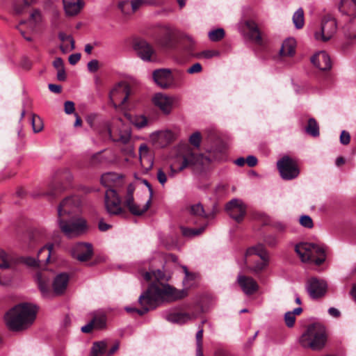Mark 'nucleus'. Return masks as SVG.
Here are the masks:
<instances>
[{"label": "nucleus", "instance_id": "79ce46f5", "mask_svg": "<svg viewBox=\"0 0 356 356\" xmlns=\"http://www.w3.org/2000/svg\"><path fill=\"white\" fill-rule=\"evenodd\" d=\"M116 179H117V175L115 174L108 172V173L104 174L102 176L101 182L106 187L111 188V187L112 186V183Z\"/></svg>", "mask_w": 356, "mask_h": 356}, {"label": "nucleus", "instance_id": "4be33fe9", "mask_svg": "<svg viewBox=\"0 0 356 356\" xmlns=\"http://www.w3.org/2000/svg\"><path fill=\"white\" fill-rule=\"evenodd\" d=\"M237 281L246 295H252L259 289L257 282L252 277L240 275L237 277Z\"/></svg>", "mask_w": 356, "mask_h": 356}, {"label": "nucleus", "instance_id": "6ab92c4d", "mask_svg": "<svg viewBox=\"0 0 356 356\" xmlns=\"http://www.w3.org/2000/svg\"><path fill=\"white\" fill-rule=\"evenodd\" d=\"M137 56L144 61H151L155 54L154 48L145 40H138L134 46Z\"/></svg>", "mask_w": 356, "mask_h": 356}, {"label": "nucleus", "instance_id": "37998d69", "mask_svg": "<svg viewBox=\"0 0 356 356\" xmlns=\"http://www.w3.org/2000/svg\"><path fill=\"white\" fill-rule=\"evenodd\" d=\"M191 214L198 217H205L204 210L201 204H196L191 207Z\"/></svg>", "mask_w": 356, "mask_h": 356}, {"label": "nucleus", "instance_id": "4468645a", "mask_svg": "<svg viewBox=\"0 0 356 356\" xmlns=\"http://www.w3.org/2000/svg\"><path fill=\"white\" fill-rule=\"evenodd\" d=\"M177 101V97L169 96L161 92L156 93L152 97L154 104L165 114H169L171 112Z\"/></svg>", "mask_w": 356, "mask_h": 356}, {"label": "nucleus", "instance_id": "a211bd4d", "mask_svg": "<svg viewBox=\"0 0 356 356\" xmlns=\"http://www.w3.org/2000/svg\"><path fill=\"white\" fill-rule=\"evenodd\" d=\"M53 248L54 245L52 243L47 244L39 250L38 259L31 257H27L23 259V261L29 266H36L39 263L43 261L48 262L50 259Z\"/></svg>", "mask_w": 356, "mask_h": 356}, {"label": "nucleus", "instance_id": "a19ab883", "mask_svg": "<svg viewBox=\"0 0 356 356\" xmlns=\"http://www.w3.org/2000/svg\"><path fill=\"white\" fill-rule=\"evenodd\" d=\"M140 5V0H133L131 1H125L119 3V8L124 9V7H131V11L133 13L139 8Z\"/></svg>", "mask_w": 356, "mask_h": 356}, {"label": "nucleus", "instance_id": "f704fd0d", "mask_svg": "<svg viewBox=\"0 0 356 356\" xmlns=\"http://www.w3.org/2000/svg\"><path fill=\"white\" fill-rule=\"evenodd\" d=\"M293 23L297 29H300L305 24L304 11L302 8H298L293 15Z\"/></svg>", "mask_w": 356, "mask_h": 356}, {"label": "nucleus", "instance_id": "e433bc0d", "mask_svg": "<svg viewBox=\"0 0 356 356\" xmlns=\"http://www.w3.org/2000/svg\"><path fill=\"white\" fill-rule=\"evenodd\" d=\"M306 131L307 134L314 137L319 136V127L316 121L314 118H310L308 120Z\"/></svg>", "mask_w": 356, "mask_h": 356}, {"label": "nucleus", "instance_id": "338daca9", "mask_svg": "<svg viewBox=\"0 0 356 356\" xmlns=\"http://www.w3.org/2000/svg\"><path fill=\"white\" fill-rule=\"evenodd\" d=\"M246 163L250 167H254L257 163V159L254 156L250 155L245 160Z\"/></svg>", "mask_w": 356, "mask_h": 356}, {"label": "nucleus", "instance_id": "8fccbe9b", "mask_svg": "<svg viewBox=\"0 0 356 356\" xmlns=\"http://www.w3.org/2000/svg\"><path fill=\"white\" fill-rule=\"evenodd\" d=\"M220 51H218V50L208 49V50L203 51L201 53L200 56L202 58L209 59V58H211L213 57H218V56H220Z\"/></svg>", "mask_w": 356, "mask_h": 356}, {"label": "nucleus", "instance_id": "bf43d9fd", "mask_svg": "<svg viewBox=\"0 0 356 356\" xmlns=\"http://www.w3.org/2000/svg\"><path fill=\"white\" fill-rule=\"evenodd\" d=\"M31 19L35 23L38 24L42 21V15L38 10H35L31 15Z\"/></svg>", "mask_w": 356, "mask_h": 356}, {"label": "nucleus", "instance_id": "72a5a7b5", "mask_svg": "<svg viewBox=\"0 0 356 356\" xmlns=\"http://www.w3.org/2000/svg\"><path fill=\"white\" fill-rule=\"evenodd\" d=\"M302 309L298 307L291 312H287L284 315V321L287 327H292L296 321V315H299L302 313Z\"/></svg>", "mask_w": 356, "mask_h": 356}, {"label": "nucleus", "instance_id": "3c124183", "mask_svg": "<svg viewBox=\"0 0 356 356\" xmlns=\"http://www.w3.org/2000/svg\"><path fill=\"white\" fill-rule=\"evenodd\" d=\"M58 38L63 42H64L65 40L70 41V44H71L70 50H73L75 48L74 40L71 35H66L63 32H60L58 33Z\"/></svg>", "mask_w": 356, "mask_h": 356}, {"label": "nucleus", "instance_id": "774afa93", "mask_svg": "<svg viewBox=\"0 0 356 356\" xmlns=\"http://www.w3.org/2000/svg\"><path fill=\"white\" fill-rule=\"evenodd\" d=\"M170 132H164V131H156L151 134L150 137L152 140L156 139V138H163L166 136V135L169 134Z\"/></svg>", "mask_w": 356, "mask_h": 356}, {"label": "nucleus", "instance_id": "423d86ee", "mask_svg": "<svg viewBox=\"0 0 356 356\" xmlns=\"http://www.w3.org/2000/svg\"><path fill=\"white\" fill-rule=\"evenodd\" d=\"M339 10L343 15L353 17L343 29L346 37L356 38V0H341Z\"/></svg>", "mask_w": 356, "mask_h": 356}, {"label": "nucleus", "instance_id": "9b49d317", "mask_svg": "<svg viewBox=\"0 0 356 356\" xmlns=\"http://www.w3.org/2000/svg\"><path fill=\"white\" fill-rule=\"evenodd\" d=\"M81 204L79 197L72 196L64 199L58 207V219L70 217L78 209Z\"/></svg>", "mask_w": 356, "mask_h": 356}, {"label": "nucleus", "instance_id": "bb28decb", "mask_svg": "<svg viewBox=\"0 0 356 356\" xmlns=\"http://www.w3.org/2000/svg\"><path fill=\"white\" fill-rule=\"evenodd\" d=\"M296 46V42L293 38H288L285 40L280 50V56H292L295 54Z\"/></svg>", "mask_w": 356, "mask_h": 356}, {"label": "nucleus", "instance_id": "b1692460", "mask_svg": "<svg viewBox=\"0 0 356 356\" xmlns=\"http://www.w3.org/2000/svg\"><path fill=\"white\" fill-rule=\"evenodd\" d=\"M108 132L110 138L115 142H120L122 144H127L131 138V131L128 129L115 131L113 128L108 127Z\"/></svg>", "mask_w": 356, "mask_h": 356}, {"label": "nucleus", "instance_id": "58836bf2", "mask_svg": "<svg viewBox=\"0 0 356 356\" xmlns=\"http://www.w3.org/2000/svg\"><path fill=\"white\" fill-rule=\"evenodd\" d=\"M95 329H102L106 325V316L102 314V313H99L94 315L93 318L91 320Z\"/></svg>", "mask_w": 356, "mask_h": 356}, {"label": "nucleus", "instance_id": "f03ea898", "mask_svg": "<svg viewBox=\"0 0 356 356\" xmlns=\"http://www.w3.org/2000/svg\"><path fill=\"white\" fill-rule=\"evenodd\" d=\"M36 307L29 303L17 305L10 309L4 316L6 325L10 330L26 329L35 319Z\"/></svg>", "mask_w": 356, "mask_h": 356}, {"label": "nucleus", "instance_id": "6e6552de", "mask_svg": "<svg viewBox=\"0 0 356 356\" xmlns=\"http://www.w3.org/2000/svg\"><path fill=\"white\" fill-rule=\"evenodd\" d=\"M129 94V84L124 81L120 82L111 89L109 94L110 102L115 108L122 106L128 99Z\"/></svg>", "mask_w": 356, "mask_h": 356}, {"label": "nucleus", "instance_id": "5fc2aeb1", "mask_svg": "<svg viewBox=\"0 0 356 356\" xmlns=\"http://www.w3.org/2000/svg\"><path fill=\"white\" fill-rule=\"evenodd\" d=\"M203 328L202 325L199 326V330L196 333L195 339H196V348H203L202 345V338H203Z\"/></svg>", "mask_w": 356, "mask_h": 356}, {"label": "nucleus", "instance_id": "1a4fd4ad", "mask_svg": "<svg viewBox=\"0 0 356 356\" xmlns=\"http://www.w3.org/2000/svg\"><path fill=\"white\" fill-rule=\"evenodd\" d=\"M200 155L195 154L188 149L183 155L177 156L170 165L172 174L182 171L184 169L199 163Z\"/></svg>", "mask_w": 356, "mask_h": 356}, {"label": "nucleus", "instance_id": "4c0bfd02", "mask_svg": "<svg viewBox=\"0 0 356 356\" xmlns=\"http://www.w3.org/2000/svg\"><path fill=\"white\" fill-rule=\"evenodd\" d=\"M204 228H205L204 227H202L197 228V229L181 227L180 229H181V234H183V236H184L186 237L191 238V237H193L195 236H198L200 234H202L203 232V231L204 230Z\"/></svg>", "mask_w": 356, "mask_h": 356}, {"label": "nucleus", "instance_id": "052dcab7", "mask_svg": "<svg viewBox=\"0 0 356 356\" xmlns=\"http://www.w3.org/2000/svg\"><path fill=\"white\" fill-rule=\"evenodd\" d=\"M65 112L67 114H72L74 111V104L72 101H67L64 105Z\"/></svg>", "mask_w": 356, "mask_h": 356}, {"label": "nucleus", "instance_id": "c756f323", "mask_svg": "<svg viewBox=\"0 0 356 356\" xmlns=\"http://www.w3.org/2000/svg\"><path fill=\"white\" fill-rule=\"evenodd\" d=\"M245 26L249 30L250 38L257 43L261 42V37L257 24L252 20L245 22Z\"/></svg>", "mask_w": 356, "mask_h": 356}, {"label": "nucleus", "instance_id": "f3484780", "mask_svg": "<svg viewBox=\"0 0 356 356\" xmlns=\"http://www.w3.org/2000/svg\"><path fill=\"white\" fill-rule=\"evenodd\" d=\"M154 82L161 88L167 89L170 88L173 82L172 72L168 69L156 70L152 73Z\"/></svg>", "mask_w": 356, "mask_h": 356}, {"label": "nucleus", "instance_id": "5701e85b", "mask_svg": "<svg viewBox=\"0 0 356 356\" xmlns=\"http://www.w3.org/2000/svg\"><path fill=\"white\" fill-rule=\"evenodd\" d=\"M312 63L321 70H327L331 68L330 56L325 51H320L311 58Z\"/></svg>", "mask_w": 356, "mask_h": 356}, {"label": "nucleus", "instance_id": "473e14b6", "mask_svg": "<svg viewBox=\"0 0 356 356\" xmlns=\"http://www.w3.org/2000/svg\"><path fill=\"white\" fill-rule=\"evenodd\" d=\"M15 262V259L11 254L0 249V268H10Z\"/></svg>", "mask_w": 356, "mask_h": 356}, {"label": "nucleus", "instance_id": "412c9836", "mask_svg": "<svg viewBox=\"0 0 356 356\" xmlns=\"http://www.w3.org/2000/svg\"><path fill=\"white\" fill-rule=\"evenodd\" d=\"M69 282V275L67 273H63L57 275L52 282L53 292L56 296H60L64 293Z\"/></svg>", "mask_w": 356, "mask_h": 356}, {"label": "nucleus", "instance_id": "cd10ccee", "mask_svg": "<svg viewBox=\"0 0 356 356\" xmlns=\"http://www.w3.org/2000/svg\"><path fill=\"white\" fill-rule=\"evenodd\" d=\"M252 255H257L261 259H266V258H269L268 253L262 244H257L247 250L245 254L246 257Z\"/></svg>", "mask_w": 356, "mask_h": 356}, {"label": "nucleus", "instance_id": "7ed1b4c3", "mask_svg": "<svg viewBox=\"0 0 356 356\" xmlns=\"http://www.w3.org/2000/svg\"><path fill=\"white\" fill-rule=\"evenodd\" d=\"M327 338L325 327L321 324L314 323L308 326L298 341L305 348L318 351L325 346Z\"/></svg>", "mask_w": 356, "mask_h": 356}, {"label": "nucleus", "instance_id": "dca6fc26", "mask_svg": "<svg viewBox=\"0 0 356 356\" xmlns=\"http://www.w3.org/2000/svg\"><path fill=\"white\" fill-rule=\"evenodd\" d=\"M226 210L232 218L239 222L245 215L246 207L241 200L233 199L226 204Z\"/></svg>", "mask_w": 356, "mask_h": 356}, {"label": "nucleus", "instance_id": "9d476101", "mask_svg": "<svg viewBox=\"0 0 356 356\" xmlns=\"http://www.w3.org/2000/svg\"><path fill=\"white\" fill-rule=\"evenodd\" d=\"M277 166L280 176L284 179H293L300 173L296 162L288 156H284L279 160Z\"/></svg>", "mask_w": 356, "mask_h": 356}, {"label": "nucleus", "instance_id": "0eeeda50", "mask_svg": "<svg viewBox=\"0 0 356 356\" xmlns=\"http://www.w3.org/2000/svg\"><path fill=\"white\" fill-rule=\"evenodd\" d=\"M337 30V23L331 15L325 16L318 29L314 32V37L316 40L327 42L330 40Z\"/></svg>", "mask_w": 356, "mask_h": 356}, {"label": "nucleus", "instance_id": "de8ad7c7", "mask_svg": "<svg viewBox=\"0 0 356 356\" xmlns=\"http://www.w3.org/2000/svg\"><path fill=\"white\" fill-rule=\"evenodd\" d=\"M151 202V197L149 198V200L146 202V203L143 205L140 206L136 203L134 204V207L135 210L138 211L139 213L134 214L135 216H140L143 214L149 207Z\"/></svg>", "mask_w": 356, "mask_h": 356}, {"label": "nucleus", "instance_id": "aec40b11", "mask_svg": "<svg viewBox=\"0 0 356 356\" xmlns=\"http://www.w3.org/2000/svg\"><path fill=\"white\" fill-rule=\"evenodd\" d=\"M38 285L42 295L44 298L52 297V292L49 289L51 276L47 271L39 272L36 275Z\"/></svg>", "mask_w": 356, "mask_h": 356}, {"label": "nucleus", "instance_id": "4d7b16f0", "mask_svg": "<svg viewBox=\"0 0 356 356\" xmlns=\"http://www.w3.org/2000/svg\"><path fill=\"white\" fill-rule=\"evenodd\" d=\"M350 136L348 132L346 131H342L340 136V143L342 145H346L350 143Z\"/></svg>", "mask_w": 356, "mask_h": 356}, {"label": "nucleus", "instance_id": "864d4df0", "mask_svg": "<svg viewBox=\"0 0 356 356\" xmlns=\"http://www.w3.org/2000/svg\"><path fill=\"white\" fill-rule=\"evenodd\" d=\"M173 38V31L170 29H168L165 33V38L162 41L163 45L165 47H170L171 44L172 40Z\"/></svg>", "mask_w": 356, "mask_h": 356}, {"label": "nucleus", "instance_id": "20e7f679", "mask_svg": "<svg viewBox=\"0 0 356 356\" xmlns=\"http://www.w3.org/2000/svg\"><path fill=\"white\" fill-rule=\"evenodd\" d=\"M295 250L302 262L314 263L319 266L325 260L324 249L316 244L300 243L296 245Z\"/></svg>", "mask_w": 356, "mask_h": 356}, {"label": "nucleus", "instance_id": "a18cd8bd", "mask_svg": "<svg viewBox=\"0 0 356 356\" xmlns=\"http://www.w3.org/2000/svg\"><path fill=\"white\" fill-rule=\"evenodd\" d=\"M32 127L35 133L40 132L42 129L41 119L39 116L33 115L32 117Z\"/></svg>", "mask_w": 356, "mask_h": 356}, {"label": "nucleus", "instance_id": "f8f14e48", "mask_svg": "<svg viewBox=\"0 0 356 356\" xmlns=\"http://www.w3.org/2000/svg\"><path fill=\"white\" fill-rule=\"evenodd\" d=\"M327 289V284L323 280L317 277H311L307 280L306 290L309 296L313 299H317L325 296Z\"/></svg>", "mask_w": 356, "mask_h": 356}, {"label": "nucleus", "instance_id": "49530a36", "mask_svg": "<svg viewBox=\"0 0 356 356\" xmlns=\"http://www.w3.org/2000/svg\"><path fill=\"white\" fill-rule=\"evenodd\" d=\"M134 203L135 202L134 201L133 195L131 194L129 195H127L126 199L124 200V204L127 207V208L129 209V211L132 214L139 213L138 211L135 210V209L134 207Z\"/></svg>", "mask_w": 356, "mask_h": 356}, {"label": "nucleus", "instance_id": "13d9d810", "mask_svg": "<svg viewBox=\"0 0 356 356\" xmlns=\"http://www.w3.org/2000/svg\"><path fill=\"white\" fill-rule=\"evenodd\" d=\"M156 177L158 181L162 186H163L166 183L167 176L161 168H159L158 170Z\"/></svg>", "mask_w": 356, "mask_h": 356}, {"label": "nucleus", "instance_id": "c9c22d12", "mask_svg": "<svg viewBox=\"0 0 356 356\" xmlns=\"http://www.w3.org/2000/svg\"><path fill=\"white\" fill-rule=\"evenodd\" d=\"M106 349V344L104 341L95 342L93 343L90 356H102Z\"/></svg>", "mask_w": 356, "mask_h": 356}, {"label": "nucleus", "instance_id": "7c9ffc66", "mask_svg": "<svg viewBox=\"0 0 356 356\" xmlns=\"http://www.w3.org/2000/svg\"><path fill=\"white\" fill-rule=\"evenodd\" d=\"M250 261L246 259L245 264L248 265V263ZM253 262V265L252 266H247L248 268L250 271L253 273L257 274L263 271L268 265L269 258H266V259H261L259 261H252Z\"/></svg>", "mask_w": 356, "mask_h": 356}, {"label": "nucleus", "instance_id": "c85d7f7f", "mask_svg": "<svg viewBox=\"0 0 356 356\" xmlns=\"http://www.w3.org/2000/svg\"><path fill=\"white\" fill-rule=\"evenodd\" d=\"M125 116L138 129H143L148 124V120L144 115L125 114Z\"/></svg>", "mask_w": 356, "mask_h": 356}, {"label": "nucleus", "instance_id": "603ef678", "mask_svg": "<svg viewBox=\"0 0 356 356\" xmlns=\"http://www.w3.org/2000/svg\"><path fill=\"white\" fill-rule=\"evenodd\" d=\"M189 141L192 145L198 147L201 142V134L199 132L193 134L190 136Z\"/></svg>", "mask_w": 356, "mask_h": 356}, {"label": "nucleus", "instance_id": "f257e3e1", "mask_svg": "<svg viewBox=\"0 0 356 356\" xmlns=\"http://www.w3.org/2000/svg\"><path fill=\"white\" fill-rule=\"evenodd\" d=\"M143 277L146 281L152 282L147 290L138 298V302L142 308L139 309L127 307L125 309L128 312H137L143 316L150 309H154L159 302H174L188 295L186 289L179 290L166 284L170 275L165 274L161 270L145 272Z\"/></svg>", "mask_w": 356, "mask_h": 356}, {"label": "nucleus", "instance_id": "0e129e2a", "mask_svg": "<svg viewBox=\"0 0 356 356\" xmlns=\"http://www.w3.org/2000/svg\"><path fill=\"white\" fill-rule=\"evenodd\" d=\"M81 58V54L79 53L71 54L69 56L68 60L71 65L76 64Z\"/></svg>", "mask_w": 356, "mask_h": 356}, {"label": "nucleus", "instance_id": "09e8293b", "mask_svg": "<svg viewBox=\"0 0 356 356\" xmlns=\"http://www.w3.org/2000/svg\"><path fill=\"white\" fill-rule=\"evenodd\" d=\"M300 223L302 226L309 229L314 226L312 218L307 215L302 216L300 218Z\"/></svg>", "mask_w": 356, "mask_h": 356}, {"label": "nucleus", "instance_id": "c03bdc74", "mask_svg": "<svg viewBox=\"0 0 356 356\" xmlns=\"http://www.w3.org/2000/svg\"><path fill=\"white\" fill-rule=\"evenodd\" d=\"M182 269L185 274V277L183 280V283L185 286H191L192 285V284L190 283V281H193L195 280V275L190 273L188 271L187 267L185 266H182Z\"/></svg>", "mask_w": 356, "mask_h": 356}, {"label": "nucleus", "instance_id": "39448f33", "mask_svg": "<svg viewBox=\"0 0 356 356\" xmlns=\"http://www.w3.org/2000/svg\"><path fill=\"white\" fill-rule=\"evenodd\" d=\"M58 222L61 232L70 238L81 236L88 229L86 220L81 217H73L70 219L66 217L58 219Z\"/></svg>", "mask_w": 356, "mask_h": 356}, {"label": "nucleus", "instance_id": "2eb2a0df", "mask_svg": "<svg viewBox=\"0 0 356 356\" xmlns=\"http://www.w3.org/2000/svg\"><path fill=\"white\" fill-rule=\"evenodd\" d=\"M72 256L81 262L87 261L93 254L92 245L88 243H77L70 250Z\"/></svg>", "mask_w": 356, "mask_h": 356}, {"label": "nucleus", "instance_id": "69168bd1", "mask_svg": "<svg viewBox=\"0 0 356 356\" xmlns=\"http://www.w3.org/2000/svg\"><path fill=\"white\" fill-rule=\"evenodd\" d=\"M53 65L57 70L64 68V63L61 58H56L53 62Z\"/></svg>", "mask_w": 356, "mask_h": 356}, {"label": "nucleus", "instance_id": "ddd939ff", "mask_svg": "<svg viewBox=\"0 0 356 356\" xmlns=\"http://www.w3.org/2000/svg\"><path fill=\"white\" fill-rule=\"evenodd\" d=\"M105 207L110 215H119L122 213L120 199L113 188H108L106 191Z\"/></svg>", "mask_w": 356, "mask_h": 356}, {"label": "nucleus", "instance_id": "ea45409f", "mask_svg": "<svg viewBox=\"0 0 356 356\" xmlns=\"http://www.w3.org/2000/svg\"><path fill=\"white\" fill-rule=\"evenodd\" d=\"M225 36V31L223 29L219 28L209 32L208 37L210 40L217 42L222 39Z\"/></svg>", "mask_w": 356, "mask_h": 356}, {"label": "nucleus", "instance_id": "2f4dec72", "mask_svg": "<svg viewBox=\"0 0 356 356\" xmlns=\"http://www.w3.org/2000/svg\"><path fill=\"white\" fill-rule=\"evenodd\" d=\"M195 318L194 315L188 313H175L168 316V320L173 323L183 324Z\"/></svg>", "mask_w": 356, "mask_h": 356}, {"label": "nucleus", "instance_id": "e2e57ef3", "mask_svg": "<svg viewBox=\"0 0 356 356\" xmlns=\"http://www.w3.org/2000/svg\"><path fill=\"white\" fill-rule=\"evenodd\" d=\"M202 70V65L199 63H195L187 70V72L189 74H194L200 72Z\"/></svg>", "mask_w": 356, "mask_h": 356}, {"label": "nucleus", "instance_id": "a878e982", "mask_svg": "<svg viewBox=\"0 0 356 356\" xmlns=\"http://www.w3.org/2000/svg\"><path fill=\"white\" fill-rule=\"evenodd\" d=\"M65 12L68 16L77 15L83 6L82 0H63Z\"/></svg>", "mask_w": 356, "mask_h": 356}, {"label": "nucleus", "instance_id": "393cba45", "mask_svg": "<svg viewBox=\"0 0 356 356\" xmlns=\"http://www.w3.org/2000/svg\"><path fill=\"white\" fill-rule=\"evenodd\" d=\"M139 157L141 165L147 170L153 167V159L149 154V148L146 144H141L139 147Z\"/></svg>", "mask_w": 356, "mask_h": 356}, {"label": "nucleus", "instance_id": "680f3d73", "mask_svg": "<svg viewBox=\"0 0 356 356\" xmlns=\"http://www.w3.org/2000/svg\"><path fill=\"white\" fill-rule=\"evenodd\" d=\"M35 0H24V6H15V11L17 14H20L23 12L24 8L29 6L30 4L33 3Z\"/></svg>", "mask_w": 356, "mask_h": 356}, {"label": "nucleus", "instance_id": "6e6d98bb", "mask_svg": "<svg viewBox=\"0 0 356 356\" xmlns=\"http://www.w3.org/2000/svg\"><path fill=\"white\" fill-rule=\"evenodd\" d=\"M87 67L90 72H96L99 69V61L96 59L90 60L88 62Z\"/></svg>", "mask_w": 356, "mask_h": 356}]
</instances>
